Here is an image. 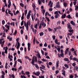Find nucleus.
<instances>
[{"mask_svg": "<svg viewBox=\"0 0 78 78\" xmlns=\"http://www.w3.org/2000/svg\"><path fill=\"white\" fill-rule=\"evenodd\" d=\"M5 27H6L7 28L8 30H9V28H10L9 26H8L7 24H6L5 25Z\"/></svg>", "mask_w": 78, "mask_h": 78, "instance_id": "a211bd4d", "label": "nucleus"}, {"mask_svg": "<svg viewBox=\"0 0 78 78\" xmlns=\"http://www.w3.org/2000/svg\"><path fill=\"white\" fill-rule=\"evenodd\" d=\"M42 24H41V23H40L39 25V28L40 29H41V28H42Z\"/></svg>", "mask_w": 78, "mask_h": 78, "instance_id": "393cba45", "label": "nucleus"}, {"mask_svg": "<svg viewBox=\"0 0 78 78\" xmlns=\"http://www.w3.org/2000/svg\"><path fill=\"white\" fill-rule=\"evenodd\" d=\"M72 65L73 66L75 67V66H76V64H75V63H73L72 64Z\"/></svg>", "mask_w": 78, "mask_h": 78, "instance_id": "13d9d810", "label": "nucleus"}, {"mask_svg": "<svg viewBox=\"0 0 78 78\" xmlns=\"http://www.w3.org/2000/svg\"><path fill=\"white\" fill-rule=\"evenodd\" d=\"M35 67L37 69H39V67L37 65V64H36L35 65Z\"/></svg>", "mask_w": 78, "mask_h": 78, "instance_id": "2f4dec72", "label": "nucleus"}, {"mask_svg": "<svg viewBox=\"0 0 78 78\" xmlns=\"http://www.w3.org/2000/svg\"><path fill=\"white\" fill-rule=\"evenodd\" d=\"M55 44H57V45H60V43L58 42V41H57L56 42H55Z\"/></svg>", "mask_w": 78, "mask_h": 78, "instance_id": "37998d69", "label": "nucleus"}, {"mask_svg": "<svg viewBox=\"0 0 78 78\" xmlns=\"http://www.w3.org/2000/svg\"><path fill=\"white\" fill-rule=\"evenodd\" d=\"M60 7V5H59V2H57V4L56 5V8H59Z\"/></svg>", "mask_w": 78, "mask_h": 78, "instance_id": "9b49d317", "label": "nucleus"}, {"mask_svg": "<svg viewBox=\"0 0 78 78\" xmlns=\"http://www.w3.org/2000/svg\"><path fill=\"white\" fill-rule=\"evenodd\" d=\"M23 25V21H22L21 23V26H22Z\"/></svg>", "mask_w": 78, "mask_h": 78, "instance_id": "69168bd1", "label": "nucleus"}, {"mask_svg": "<svg viewBox=\"0 0 78 78\" xmlns=\"http://www.w3.org/2000/svg\"><path fill=\"white\" fill-rule=\"evenodd\" d=\"M72 58H73V55H71L70 57V60H72Z\"/></svg>", "mask_w": 78, "mask_h": 78, "instance_id": "3c124183", "label": "nucleus"}, {"mask_svg": "<svg viewBox=\"0 0 78 78\" xmlns=\"http://www.w3.org/2000/svg\"><path fill=\"white\" fill-rule=\"evenodd\" d=\"M54 14L55 15V19H58V18L59 17V13H58V11H56L55 12H54Z\"/></svg>", "mask_w": 78, "mask_h": 78, "instance_id": "f03ea898", "label": "nucleus"}, {"mask_svg": "<svg viewBox=\"0 0 78 78\" xmlns=\"http://www.w3.org/2000/svg\"><path fill=\"white\" fill-rule=\"evenodd\" d=\"M73 0L74 1H75L73 2V5H76V2H77V0Z\"/></svg>", "mask_w": 78, "mask_h": 78, "instance_id": "4be33fe9", "label": "nucleus"}, {"mask_svg": "<svg viewBox=\"0 0 78 78\" xmlns=\"http://www.w3.org/2000/svg\"><path fill=\"white\" fill-rule=\"evenodd\" d=\"M39 78H44V76H39Z\"/></svg>", "mask_w": 78, "mask_h": 78, "instance_id": "09e8293b", "label": "nucleus"}, {"mask_svg": "<svg viewBox=\"0 0 78 78\" xmlns=\"http://www.w3.org/2000/svg\"><path fill=\"white\" fill-rule=\"evenodd\" d=\"M38 2L39 5H41V0H38Z\"/></svg>", "mask_w": 78, "mask_h": 78, "instance_id": "5fc2aeb1", "label": "nucleus"}, {"mask_svg": "<svg viewBox=\"0 0 78 78\" xmlns=\"http://www.w3.org/2000/svg\"><path fill=\"white\" fill-rule=\"evenodd\" d=\"M41 60L42 61H43L44 62H47V60L46 59H45L44 58L41 59Z\"/></svg>", "mask_w": 78, "mask_h": 78, "instance_id": "bb28decb", "label": "nucleus"}, {"mask_svg": "<svg viewBox=\"0 0 78 78\" xmlns=\"http://www.w3.org/2000/svg\"><path fill=\"white\" fill-rule=\"evenodd\" d=\"M15 64L14 66V67H16V64H17V61H15Z\"/></svg>", "mask_w": 78, "mask_h": 78, "instance_id": "c9c22d12", "label": "nucleus"}, {"mask_svg": "<svg viewBox=\"0 0 78 78\" xmlns=\"http://www.w3.org/2000/svg\"><path fill=\"white\" fill-rule=\"evenodd\" d=\"M5 52L3 51L2 52V55L3 56H5Z\"/></svg>", "mask_w": 78, "mask_h": 78, "instance_id": "49530a36", "label": "nucleus"}, {"mask_svg": "<svg viewBox=\"0 0 78 78\" xmlns=\"http://www.w3.org/2000/svg\"><path fill=\"white\" fill-rule=\"evenodd\" d=\"M3 49H4L5 50V52L6 54H7V53L8 52V47H4L3 48Z\"/></svg>", "mask_w": 78, "mask_h": 78, "instance_id": "20e7f679", "label": "nucleus"}, {"mask_svg": "<svg viewBox=\"0 0 78 78\" xmlns=\"http://www.w3.org/2000/svg\"><path fill=\"white\" fill-rule=\"evenodd\" d=\"M2 12H5V8L4 7H3L2 9Z\"/></svg>", "mask_w": 78, "mask_h": 78, "instance_id": "864d4df0", "label": "nucleus"}, {"mask_svg": "<svg viewBox=\"0 0 78 78\" xmlns=\"http://www.w3.org/2000/svg\"><path fill=\"white\" fill-rule=\"evenodd\" d=\"M59 61H57L56 62V67L57 69H58V66H59Z\"/></svg>", "mask_w": 78, "mask_h": 78, "instance_id": "6e6552de", "label": "nucleus"}, {"mask_svg": "<svg viewBox=\"0 0 78 78\" xmlns=\"http://www.w3.org/2000/svg\"><path fill=\"white\" fill-rule=\"evenodd\" d=\"M57 50L58 51V52H60V50H61V49L60 48H58Z\"/></svg>", "mask_w": 78, "mask_h": 78, "instance_id": "c03bdc74", "label": "nucleus"}, {"mask_svg": "<svg viewBox=\"0 0 78 78\" xmlns=\"http://www.w3.org/2000/svg\"><path fill=\"white\" fill-rule=\"evenodd\" d=\"M46 58H47V59H50V57L49 56L47 55L46 57Z\"/></svg>", "mask_w": 78, "mask_h": 78, "instance_id": "052dcab7", "label": "nucleus"}, {"mask_svg": "<svg viewBox=\"0 0 78 78\" xmlns=\"http://www.w3.org/2000/svg\"><path fill=\"white\" fill-rule=\"evenodd\" d=\"M59 73V71L58 70H56L55 71V73L56 74H58Z\"/></svg>", "mask_w": 78, "mask_h": 78, "instance_id": "774afa93", "label": "nucleus"}, {"mask_svg": "<svg viewBox=\"0 0 78 78\" xmlns=\"http://www.w3.org/2000/svg\"><path fill=\"white\" fill-rule=\"evenodd\" d=\"M69 48H68L66 49L65 53V55H67V51H69Z\"/></svg>", "mask_w": 78, "mask_h": 78, "instance_id": "4468645a", "label": "nucleus"}, {"mask_svg": "<svg viewBox=\"0 0 78 78\" xmlns=\"http://www.w3.org/2000/svg\"><path fill=\"white\" fill-rule=\"evenodd\" d=\"M24 14H25V16H27V10H26L24 11Z\"/></svg>", "mask_w": 78, "mask_h": 78, "instance_id": "7c9ffc66", "label": "nucleus"}, {"mask_svg": "<svg viewBox=\"0 0 78 78\" xmlns=\"http://www.w3.org/2000/svg\"><path fill=\"white\" fill-rule=\"evenodd\" d=\"M21 73L22 75H25V73H24L23 71V70L22 71Z\"/></svg>", "mask_w": 78, "mask_h": 78, "instance_id": "a18cd8bd", "label": "nucleus"}, {"mask_svg": "<svg viewBox=\"0 0 78 78\" xmlns=\"http://www.w3.org/2000/svg\"><path fill=\"white\" fill-rule=\"evenodd\" d=\"M67 27L68 28H69V30H72V28L71 27V26H70V23H68L67 24Z\"/></svg>", "mask_w": 78, "mask_h": 78, "instance_id": "1a4fd4ad", "label": "nucleus"}, {"mask_svg": "<svg viewBox=\"0 0 78 78\" xmlns=\"http://www.w3.org/2000/svg\"><path fill=\"white\" fill-rule=\"evenodd\" d=\"M36 55L38 57V59H41V55L39 52H37V54H36Z\"/></svg>", "mask_w": 78, "mask_h": 78, "instance_id": "0eeeda50", "label": "nucleus"}, {"mask_svg": "<svg viewBox=\"0 0 78 78\" xmlns=\"http://www.w3.org/2000/svg\"><path fill=\"white\" fill-rule=\"evenodd\" d=\"M66 14H64L63 15H62L61 18H62H62L64 19V18L66 17Z\"/></svg>", "mask_w": 78, "mask_h": 78, "instance_id": "f3484780", "label": "nucleus"}, {"mask_svg": "<svg viewBox=\"0 0 78 78\" xmlns=\"http://www.w3.org/2000/svg\"><path fill=\"white\" fill-rule=\"evenodd\" d=\"M30 16H31V15H30V14H28V13L27 14V19L28 20L30 19Z\"/></svg>", "mask_w": 78, "mask_h": 78, "instance_id": "ddd939ff", "label": "nucleus"}, {"mask_svg": "<svg viewBox=\"0 0 78 78\" xmlns=\"http://www.w3.org/2000/svg\"><path fill=\"white\" fill-rule=\"evenodd\" d=\"M57 29H61V26H58V27H56Z\"/></svg>", "mask_w": 78, "mask_h": 78, "instance_id": "4d7b16f0", "label": "nucleus"}, {"mask_svg": "<svg viewBox=\"0 0 78 78\" xmlns=\"http://www.w3.org/2000/svg\"><path fill=\"white\" fill-rule=\"evenodd\" d=\"M32 12V11H31V10H29V12L28 14L31 15V13Z\"/></svg>", "mask_w": 78, "mask_h": 78, "instance_id": "79ce46f5", "label": "nucleus"}, {"mask_svg": "<svg viewBox=\"0 0 78 78\" xmlns=\"http://www.w3.org/2000/svg\"><path fill=\"white\" fill-rule=\"evenodd\" d=\"M64 66L65 67H66V68H69V67L67 65V64H64Z\"/></svg>", "mask_w": 78, "mask_h": 78, "instance_id": "a878e982", "label": "nucleus"}, {"mask_svg": "<svg viewBox=\"0 0 78 78\" xmlns=\"http://www.w3.org/2000/svg\"><path fill=\"white\" fill-rule=\"evenodd\" d=\"M52 38H53V39H54V40L56 38V36L55 35H53L52 36Z\"/></svg>", "mask_w": 78, "mask_h": 78, "instance_id": "de8ad7c7", "label": "nucleus"}, {"mask_svg": "<svg viewBox=\"0 0 78 78\" xmlns=\"http://www.w3.org/2000/svg\"><path fill=\"white\" fill-rule=\"evenodd\" d=\"M2 25H4L5 24V20H3L2 21Z\"/></svg>", "mask_w": 78, "mask_h": 78, "instance_id": "4c0bfd02", "label": "nucleus"}, {"mask_svg": "<svg viewBox=\"0 0 78 78\" xmlns=\"http://www.w3.org/2000/svg\"><path fill=\"white\" fill-rule=\"evenodd\" d=\"M25 59H27L28 60H29V61H31V60H32L31 58H30L27 56H25Z\"/></svg>", "mask_w": 78, "mask_h": 78, "instance_id": "dca6fc26", "label": "nucleus"}, {"mask_svg": "<svg viewBox=\"0 0 78 78\" xmlns=\"http://www.w3.org/2000/svg\"><path fill=\"white\" fill-rule=\"evenodd\" d=\"M20 5H21L22 8H23V3H20Z\"/></svg>", "mask_w": 78, "mask_h": 78, "instance_id": "a19ab883", "label": "nucleus"}, {"mask_svg": "<svg viewBox=\"0 0 78 78\" xmlns=\"http://www.w3.org/2000/svg\"><path fill=\"white\" fill-rule=\"evenodd\" d=\"M37 57L34 56V61H35L36 62H37Z\"/></svg>", "mask_w": 78, "mask_h": 78, "instance_id": "412c9836", "label": "nucleus"}, {"mask_svg": "<svg viewBox=\"0 0 78 78\" xmlns=\"http://www.w3.org/2000/svg\"><path fill=\"white\" fill-rule=\"evenodd\" d=\"M73 5V2H72L70 4V6L71 7H72Z\"/></svg>", "mask_w": 78, "mask_h": 78, "instance_id": "e2e57ef3", "label": "nucleus"}, {"mask_svg": "<svg viewBox=\"0 0 78 78\" xmlns=\"http://www.w3.org/2000/svg\"><path fill=\"white\" fill-rule=\"evenodd\" d=\"M18 62H20L21 64H22V60L20 59H18Z\"/></svg>", "mask_w": 78, "mask_h": 78, "instance_id": "f704fd0d", "label": "nucleus"}, {"mask_svg": "<svg viewBox=\"0 0 78 78\" xmlns=\"http://www.w3.org/2000/svg\"><path fill=\"white\" fill-rule=\"evenodd\" d=\"M41 23V24L42 27H43V28H44V27H46V24H45V23H44V22H43Z\"/></svg>", "mask_w": 78, "mask_h": 78, "instance_id": "9d476101", "label": "nucleus"}, {"mask_svg": "<svg viewBox=\"0 0 78 78\" xmlns=\"http://www.w3.org/2000/svg\"><path fill=\"white\" fill-rule=\"evenodd\" d=\"M7 39H9V41H12V38H10V36H8L7 37Z\"/></svg>", "mask_w": 78, "mask_h": 78, "instance_id": "aec40b11", "label": "nucleus"}, {"mask_svg": "<svg viewBox=\"0 0 78 78\" xmlns=\"http://www.w3.org/2000/svg\"><path fill=\"white\" fill-rule=\"evenodd\" d=\"M69 60V59L68 58H64V60L66 61H67Z\"/></svg>", "mask_w": 78, "mask_h": 78, "instance_id": "bf43d9fd", "label": "nucleus"}, {"mask_svg": "<svg viewBox=\"0 0 78 78\" xmlns=\"http://www.w3.org/2000/svg\"><path fill=\"white\" fill-rule=\"evenodd\" d=\"M41 66L42 67L43 70H46L45 69V66H44L43 65H41Z\"/></svg>", "mask_w": 78, "mask_h": 78, "instance_id": "6ab92c4d", "label": "nucleus"}, {"mask_svg": "<svg viewBox=\"0 0 78 78\" xmlns=\"http://www.w3.org/2000/svg\"><path fill=\"white\" fill-rule=\"evenodd\" d=\"M73 60L75 61H76V62H78V59L76 58V57L74 58H73Z\"/></svg>", "mask_w": 78, "mask_h": 78, "instance_id": "2eb2a0df", "label": "nucleus"}, {"mask_svg": "<svg viewBox=\"0 0 78 78\" xmlns=\"http://www.w3.org/2000/svg\"><path fill=\"white\" fill-rule=\"evenodd\" d=\"M26 74L28 75L30 74V73L29 72L27 71L25 72Z\"/></svg>", "mask_w": 78, "mask_h": 78, "instance_id": "e433bc0d", "label": "nucleus"}, {"mask_svg": "<svg viewBox=\"0 0 78 78\" xmlns=\"http://www.w3.org/2000/svg\"><path fill=\"white\" fill-rule=\"evenodd\" d=\"M60 23H61L60 21H59L57 22V25H59Z\"/></svg>", "mask_w": 78, "mask_h": 78, "instance_id": "603ef678", "label": "nucleus"}, {"mask_svg": "<svg viewBox=\"0 0 78 78\" xmlns=\"http://www.w3.org/2000/svg\"><path fill=\"white\" fill-rule=\"evenodd\" d=\"M28 25H31V23L30 21H27L26 24L25 22H24V25L26 27L27 31H28Z\"/></svg>", "mask_w": 78, "mask_h": 78, "instance_id": "f257e3e1", "label": "nucleus"}, {"mask_svg": "<svg viewBox=\"0 0 78 78\" xmlns=\"http://www.w3.org/2000/svg\"><path fill=\"white\" fill-rule=\"evenodd\" d=\"M36 74V76H39V75H40V72L39 71L37 72Z\"/></svg>", "mask_w": 78, "mask_h": 78, "instance_id": "b1692460", "label": "nucleus"}, {"mask_svg": "<svg viewBox=\"0 0 78 78\" xmlns=\"http://www.w3.org/2000/svg\"><path fill=\"white\" fill-rule=\"evenodd\" d=\"M67 3H66V2H64V6L66 7V6H67Z\"/></svg>", "mask_w": 78, "mask_h": 78, "instance_id": "72a5a7b5", "label": "nucleus"}, {"mask_svg": "<svg viewBox=\"0 0 78 78\" xmlns=\"http://www.w3.org/2000/svg\"><path fill=\"white\" fill-rule=\"evenodd\" d=\"M32 6L34 8L33 10L34 11H36V5H35L34 3H32Z\"/></svg>", "mask_w": 78, "mask_h": 78, "instance_id": "39448f33", "label": "nucleus"}, {"mask_svg": "<svg viewBox=\"0 0 78 78\" xmlns=\"http://www.w3.org/2000/svg\"><path fill=\"white\" fill-rule=\"evenodd\" d=\"M70 23L73 25L74 26H75V22H73V21L72 20L70 21Z\"/></svg>", "mask_w": 78, "mask_h": 78, "instance_id": "f8f14e48", "label": "nucleus"}, {"mask_svg": "<svg viewBox=\"0 0 78 78\" xmlns=\"http://www.w3.org/2000/svg\"><path fill=\"white\" fill-rule=\"evenodd\" d=\"M41 53L43 55H44V52L42 50H41Z\"/></svg>", "mask_w": 78, "mask_h": 78, "instance_id": "58836bf2", "label": "nucleus"}, {"mask_svg": "<svg viewBox=\"0 0 78 78\" xmlns=\"http://www.w3.org/2000/svg\"><path fill=\"white\" fill-rule=\"evenodd\" d=\"M44 35V33L43 32H41L40 34V36H43Z\"/></svg>", "mask_w": 78, "mask_h": 78, "instance_id": "c85d7f7f", "label": "nucleus"}, {"mask_svg": "<svg viewBox=\"0 0 78 78\" xmlns=\"http://www.w3.org/2000/svg\"><path fill=\"white\" fill-rule=\"evenodd\" d=\"M67 35L68 36H72V33H68Z\"/></svg>", "mask_w": 78, "mask_h": 78, "instance_id": "ea45409f", "label": "nucleus"}, {"mask_svg": "<svg viewBox=\"0 0 78 78\" xmlns=\"http://www.w3.org/2000/svg\"><path fill=\"white\" fill-rule=\"evenodd\" d=\"M4 43H5V41H3L1 43V46L2 47H3V45H4Z\"/></svg>", "mask_w": 78, "mask_h": 78, "instance_id": "cd10ccee", "label": "nucleus"}, {"mask_svg": "<svg viewBox=\"0 0 78 78\" xmlns=\"http://www.w3.org/2000/svg\"><path fill=\"white\" fill-rule=\"evenodd\" d=\"M34 27L36 29L37 28V23L35 24V25L34 26Z\"/></svg>", "mask_w": 78, "mask_h": 78, "instance_id": "473e14b6", "label": "nucleus"}, {"mask_svg": "<svg viewBox=\"0 0 78 78\" xmlns=\"http://www.w3.org/2000/svg\"><path fill=\"white\" fill-rule=\"evenodd\" d=\"M48 64L49 66H51V65H52V62H49Z\"/></svg>", "mask_w": 78, "mask_h": 78, "instance_id": "680f3d73", "label": "nucleus"}, {"mask_svg": "<svg viewBox=\"0 0 78 78\" xmlns=\"http://www.w3.org/2000/svg\"><path fill=\"white\" fill-rule=\"evenodd\" d=\"M16 41L17 42V43L18 44L17 46L16 47V48L17 49H19L20 47V43L19 42V39H16Z\"/></svg>", "mask_w": 78, "mask_h": 78, "instance_id": "7ed1b4c3", "label": "nucleus"}, {"mask_svg": "<svg viewBox=\"0 0 78 78\" xmlns=\"http://www.w3.org/2000/svg\"><path fill=\"white\" fill-rule=\"evenodd\" d=\"M60 56L61 57H63V55H64V53H61L60 54Z\"/></svg>", "mask_w": 78, "mask_h": 78, "instance_id": "8fccbe9b", "label": "nucleus"}, {"mask_svg": "<svg viewBox=\"0 0 78 78\" xmlns=\"http://www.w3.org/2000/svg\"><path fill=\"white\" fill-rule=\"evenodd\" d=\"M31 63L32 64V65H33V66H35V64H34V56L33 58L32 61L31 62Z\"/></svg>", "mask_w": 78, "mask_h": 78, "instance_id": "423d86ee", "label": "nucleus"}, {"mask_svg": "<svg viewBox=\"0 0 78 78\" xmlns=\"http://www.w3.org/2000/svg\"><path fill=\"white\" fill-rule=\"evenodd\" d=\"M66 17L69 18V19H72L70 15H68L66 16Z\"/></svg>", "mask_w": 78, "mask_h": 78, "instance_id": "5701e85b", "label": "nucleus"}, {"mask_svg": "<svg viewBox=\"0 0 78 78\" xmlns=\"http://www.w3.org/2000/svg\"><path fill=\"white\" fill-rule=\"evenodd\" d=\"M75 10H76V9H78V6L76 5L75 6Z\"/></svg>", "mask_w": 78, "mask_h": 78, "instance_id": "6e6d98bb", "label": "nucleus"}, {"mask_svg": "<svg viewBox=\"0 0 78 78\" xmlns=\"http://www.w3.org/2000/svg\"><path fill=\"white\" fill-rule=\"evenodd\" d=\"M12 78H15V76L14 74H12Z\"/></svg>", "mask_w": 78, "mask_h": 78, "instance_id": "338daca9", "label": "nucleus"}, {"mask_svg": "<svg viewBox=\"0 0 78 78\" xmlns=\"http://www.w3.org/2000/svg\"><path fill=\"white\" fill-rule=\"evenodd\" d=\"M48 30L49 31H52V30H53V29H51L50 27H48Z\"/></svg>", "mask_w": 78, "mask_h": 78, "instance_id": "c756f323", "label": "nucleus"}, {"mask_svg": "<svg viewBox=\"0 0 78 78\" xmlns=\"http://www.w3.org/2000/svg\"><path fill=\"white\" fill-rule=\"evenodd\" d=\"M46 65L47 66V67L49 69L50 68V66H49V65H48V63H46Z\"/></svg>", "mask_w": 78, "mask_h": 78, "instance_id": "0e129e2a", "label": "nucleus"}]
</instances>
